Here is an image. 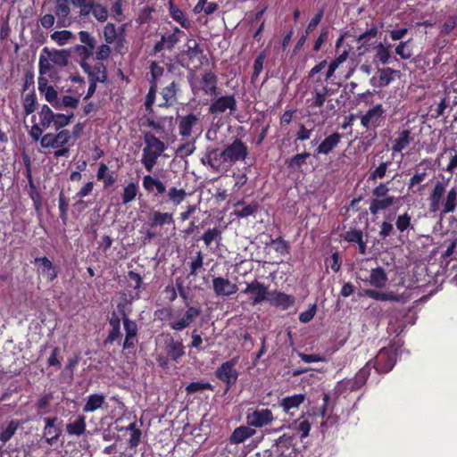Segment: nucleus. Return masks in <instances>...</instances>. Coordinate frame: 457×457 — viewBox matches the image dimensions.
Here are the masks:
<instances>
[{
    "label": "nucleus",
    "instance_id": "5fc2aeb1",
    "mask_svg": "<svg viewBox=\"0 0 457 457\" xmlns=\"http://www.w3.org/2000/svg\"><path fill=\"white\" fill-rule=\"evenodd\" d=\"M457 191L453 187L447 192L445 202L443 204L442 214L453 212L456 207Z\"/></svg>",
    "mask_w": 457,
    "mask_h": 457
},
{
    "label": "nucleus",
    "instance_id": "ea45409f",
    "mask_svg": "<svg viewBox=\"0 0 457 457\" xmlns=\"http://www.w3.org/2000/svg\"><path fill=\"white\" fill-rule=\"evenodd\" d=\"M310 156L311 153L307 151L293 155L286 161L287 169L292 171H302V167L307 163Z\"/></svg>",
    "mask_w": 457,
    "mask_h": 457
},
{
    "label": "nucleus",
    "instance_id": "f3484780",
    "mask_svg": "<svg viewBox=\"0 0 457 457\" xmlns=\"http://www.w3.org/2000/svg\"><path fill=\"white\" fill-rule=\"evenodd\" d=\"M342 138H343V135L339 132H334V133L327 136L320 143V145L314 149V154L316 155L329 154L335 148H337Z\"/></svg>",
    "mask_w": 457,
    "mask_h": 457
},
{
    "label": "nucleus",
    "instance_id": "a878e982",
    "mask_svg": "<svg viewBox=\"0 0 457 457\" xmlns=\"http://www.w3.org/2000/svg\"><path fill=\"white\" fill-rule=\"evenodd\" d=\"M377 34L378 28L376 26H372L370 29L357 37L356 40L360 44L357 47L359 55H363L370 51L373 45L370 41L371 38L376 37Z\"/></svg>",
    "mask_w": 457,
    "mask_h": 457
},
{
    "label": "nucleus",
    "instance_id": "7c9ffc66",
    "mask_svg": "<svg viewBox=\"0 0 457 457\" xmlns=\"http://www.w3.org/2000/svg\"><path fill=\"white\" fill-rule=\"evenodd\" d=\"M175 222L173 213L153 211L149 216L148 225L151 228L162 227L164 225H173Z\"/></svg>",
    "mask_w": 457,
    "mask_h": 457
},
{
    "label": "nucleus",
    "instance_id": "6e6552de",
    "mask_svg": "<svg viewBox=\"0 0 457 457\" xmlns=\"http://www.w3.org/2000/svg\"><path fill=\"white\" fill-rule=\"evenodd\" d=\"M43 437L49 445L55 444L62 434L63 420L58 416L44 418Z\"/></svg>",
    "mask_w": 457,
    "mask_h": 457
},
{
    "label": "nucleus",
    "instance_id": "4d7b16f0",
    "mask_svg": "<svg viewBox=\"0 0 457 457\" xmlns=\"http://www.w3.org/2000/svg\"><path fill=\"white\" fill-rule=\"evenodd\" d=\"M392 164V162L387 160L385 162H381L378 166H377L375 169H371L369 180L375 181L377 179H383L387 171L388 167Z\"/></svg>",
    "mask_w": 457,
    "mask_h": 457
},
{
    "label": "nucleus",
    "instance_id": "e2e57ef3",
    "mask_svg": "<svg viewBox=\"0 0 457 457\" xmlns=\"http://www.w3.org/2000/svg\"><path fill=\"white\" fill-rule=\"evenodd\" d=\"M111 45L112 44H108L106 42L99 45L94 54H95V59L97 60L98 62H104V61H106L109 59V57L111 56L112 54V47H111Z\"/></svg>",
    "mask_w": 457,
    "mask_h": 457
},
{
    "label": "nucleus",
    "instance_id": "5701e85b",
    "mask_svg": "<svg viewBox=\"0 0 457 457\" xmlns=\"http://www.w3.org/2000/svg\"><path fill=\"white\" fill-rule=\"evenodd\" d=\"M142 186L148 194H153L155 197L166 192L165 184L158 178H154L149 174L143 177Z\"/></svg>",
    "mask_w": 457,
    "mask_h": 457
},
{
    "label": "nucleus",
    "instance_id": "39448f33",
    "mask_svg": "<svg viewBox=\"0 0 457 457\" xmlns=\"http://www.w3.org/2000/svg\"><path fill=\"white\" fill-rule=\"evenodd\" d=\"M248 154L246 144L240 138L236 137L232 143L225 145L220 155L229 166H232L237 162L245 161Z\"/></svg>",
    "mask_w": 457,
    "mask_h": 457
},
{
    "label": "nucleus",
    "instance_id": "2eb2a0df",
    "mask_svg": "<svg viewBox=\"0 0 457 457\" xmlns=\"http://www.w3.org/2000/svg\"><path fill=\"white\" fill-rule=\"evenodd\" d=\"M373 360H370L366 364L355 374L354 378L346 382V387L350 391H357L361 389L367 382L370 376Z\"/></svg>",
    "mask_w": 457,
    "mask_h": 457
},
{
    "label": "nucleus",
    "instance_id": "2f4dec72",
    "mask_svg": "<svg viewBox=\"0 0 457 457\" xmlns=\"http://www.w3.org/2000/svg\"><path fill=\"white\" fill-rule=\"evenodd\" d=\"M199 121V117L195 113H189L180 117L179 120V133L183 137H187L192 134V129Z\"/></svg>",
    "mask_w": 457,
    "mask_h": 457
},
{
    "label": "nucleus",
    "instance_id": "e433bc0d",
    "mask_svg": "<svg viewBox=\"0 0 457 457\" xmlns=\"http://www.w3.org/2000/svg\"><path fill=\"white\" fill-rule=\"evenodd\" d=\"M391 44L384 45L379 42L375 46L376 54L373 57V62L375 64H387L390 62V59L392 57L391 54Z\"/></svg>",
    "mask_w": 457,
    "mask_h": 457
},
{
    "label": "nucleus",
    "instance_id": "774afa93",
    "mask_svg": "<svg viewBox=\"0 0 457 457\" xmlns=\"http://www.w3.org/2000/svg\"><path fill=\"white\" fill-rule=\"evenodd\" d=\"M195 140L181 144L176 150V155L179 158H186L195 151Z\"/></svg>",
    "mask_w": 457,
    "mask_h": 457
},
{
    "label": "nucleus",
    "instance_id": "b1692460",
    "mask_svg": "<svg viewBox=\"0 0 457 457\" xmlns=\"http://www.w3.org/2000/svg\"><path fill=\"white\" fill-rule=\"evenodd\" d=\"M34 262L36 265H38L39 273L46 278L48 282H52L57 278V269L47 257H37Z\"/></svg>",
    "mask_w": 457,
    "mask_h": 457
},
{
    "label": "nucleus",
    "instance_id": "473e14b6",
    "mask_svg": "<svg viewBox=\"0 0 457 457\" xmlns=\"http://www.w3.org/2000/svg\"><path fill=\"white\" fill-rule=\"evenodd\" d=\"M144 143V149L154 152L160 156L166 149L165 144L157 137H155L152 132L145 133Z\"/></svg>",
    "mask_w": 457,
    "mask_h": 457
},
{
    "label": "nucleus",
    "instance_id": "bb28decb",
    "mask_svg": "<svg viewBox=\"0 0 457 457\" xmlns=\"http://www.w3.org/2000/svg\"><path fill=\"white\" fill-rule=\"evenodd\" d=\"M120 313L113 311L109 318V325L111 327L108 335L104 340V344H112L120 337Z\"/></svg>",
    "mask_w": 457,
    "mask_h": 457
},
{
    "label": "nucleus",
    "instance_id": "20e7f679",
    "mask_svg": "<svg viewBox=\"0 0 457 457\" xmlns=\"http://www.w3.org/2000/svg\"><path fill=\"white\" fill-rule=\"evenodd\" d=\"M398 351L394 346L383 347L373 360L371 366L378 373H387L393 370L396 363Z\"/></svg>",
    "mask_w": 457,
    "mask_h": 457
},
{
    "label": "nucleus",
    "instance_id": "864d4df0",
    "mask_svg": "<svg viewBox=\"0 0 457 457\" xmlns=\"http://www.w3.org/2000/svg\"><path fill=\"white\" fill-rule=\"evenodd\" d=\"M54 114L47 104H44L39 112L40 126L44 129L49 128L54 120Z\"/></svg>",
    "mask_w": 457,
    "mask_h": 457
},
{
    "label": "nucleus",
    "instance_id": "f704fd0d",
    "mask_svg": "<svg viewBox=\"0 0 457 457\" xmlns=\"http://www.w3.org/2000/svg\"><path fill=\"white\" fill-rule=\"evenodd\" d=\"M255 433V429L252 427H249L247 424L245 426H240L234 429L229 437V442L230 444L235 445L241 444L246 439L253 436Z\"/></svg>",
    "mask_w": 457,
    "mask_h": 457
},
{
    "label": "nucleus",
    "instance_id": "09e8293b",
    "mask_svg": "<svg viewBox=\"0 0 457 457\" xmlns=\"http://www.w3.org/2000/svg\"><path fill=\"white\" fill-rule=\"evenodd\" d=\"M139 193L138 185L135 182H129L128 183L124 188L123 192L121 194V203L123 204H128L134 201Z\"/></svg>",
    "mask_w": 457,
    "mask_h": 457
},
{
    "label": "nucleus",
    "instance_id": "c756f323",
    "mask_svg": "<svg viewBox=\"0 0 457 457\" xmlns=\"http://www.w3.org/2000/svg\"><path fill=\"white\" fill-rule=\"evenodd\" d=\"M445 193V186L442 181H436L429 195V212H436L440 210L441 200Z\"/></svg>",
    "mask_w": 457,
    "mask_h": 457
},
{
    "label": "nucleus",
    "instance_id": "a211bd4d",
    "mask_svg": "<svg viewBox=\"0 0 457 457\" xmlns=\"http://www.w3.org/2000/svg\"><path fill=\"white\" fill-rule=\"evenodd\" d=\"M54 14L57 17L58 27H69L71 24L70 18L71 7L69 0H55Z\"/></svg>",
    "mask_w": 457,
    "mask_h": 457
},
{
    "label": "nucleus",
    "instance_id": "a19ab883",
    "mask_svg": "<svg viewBox=\"0 0 457 457\" xmlns=\"http://www.w3.org/2000/svg\"><path fill=\"white\" fill-rule=\"evenodd\" d=\"M388 278L382 267H377L370 270L369 283L377 288H383L387 283Z\"/></svg>",
    "mask_w": 457,
    "mask_h": 457
},
{
    "label": "nucleus",
    "instance_id": "680f3d73",
    "mask_svg": "<svg viewBox=\"0 0 457 457\" xmlns=\"http://www.w3.org/2000/svg\"><path fill=\"white\" fill-rule=\"evenodd\" d=\"M126 27H127L126 23L120 25L118 28L116 27V29L118 30V35H119V41L117 42V46H114L113 50L117 54H125V50H126L125 46L127 43L126 35H125Z\"/></svg>",
    "mask_w": 457,
    "mask_h": 457
},
{
    "label": "nucleus",
    "instance_id": "3c124183",
    "mask_svg": "<svg viewBox=\"0 0 457 457\" xmlns=\"http://www.w3.org/2000/svg\"><path fill=\"white\" fill-rule=\"evenodd\" d=\"M89 14H92L94 18L99 22L106 21L109 17L107 7L96 1L91 7L90 11H88V15Z\"/></svg>",
    "mask_w": 457,
    "mask_h": 457
},
{
    "label": "nucleus",
    "instance_id": "a18cd8bd",
    "mask_svg": "<svg viewBox=\"0 0 457 457\" xmlns=\"http://www.w3.org/2000/svg\"><path fill=\"white\" fill-rule=\"evenodd\" d=\"M363 295L372 298L377 301H391L398 302L399 297L394 292H379L374 289H365Z\"/></svg>",
    "mask_w": 457,
    "mask_h": 457
},
{
    "label": "nucleus",
    "instance_id": "8fccbe9b",
    "mask_svg": "<svg viewBox=\"0 0 457 457\" xmlns=\"http://www.w3.org/2000/svg\"><path fill=\"white\" fill-rule=\"evenodd\" d=\"M103 37L104 42L117 46L119 41L118 30L116 25L112 22H107L103 28Z\"/></svg>",
    "mask_w": 457,
    "mask_h": 457
},
{
    "label": "nucleus",
    "instance_id": "aec40b11",
    "mask_svg": "<svg viewBox=\"0 0 457 457\" xmlns=\"http://www.w3.org/2000/svg\"><path fill=\"white\" fill-rule=\"evenodd\" d=\"M220 154L221 152L217 148L209 147L201 162L204 165H209L214 171H220L223 164H228Z\"/></svg>",
    "mask_w": 457,
    "mask_h": 457
},
{
    "label": "nucleus",
    "instance_id": "37998d69",
    "mask_svg": "<svg viewBox=\"0 0 457 457\" xmlns=\"http://www.w3.org/2000/svg\"><path fill=\"white\" fill-rule=\"evenodd\" d=\"M86 428V417L80 414L74 421L66 425V431L70 436H79L85 433Z\"/></svg>",
    "mask_w": 457,
    "mask_h": 457
},
{
    "label": "nucleus",
    "instance_id": "412c9836",
    "mask_svg": "<svg viewBox=\"0 0 457 457\" xmlns=\"http://www.w3.org/2000/svg\"><path fill=\"white\" fill-rule=\"evenodd\" d=\"M212 288L216 295L219 296H229L238 289L236 284L222 277H217L212 279Z\"/></svg>",
    "mask_w": 457,
    "mask_h": 457
},
{
    "label": "nucleus",
    "instance_id": "4c0bfd02",
    "mask_svg": "<svg viewBox=\"0 0 457 457\" xmlns=\"http://www.w3.org/2000/svg\"><path fill=\"white\" fill-rule=\"evenodd\" d=\"M117 309H118L119 312L120 313V316H122V321H123V326H124V329H125V336H127V337H137V330H138L137 325L136 321L131 320L128 317V315L125 312L124 304L118 303Z\"/></svg>",
    "mask_w": 457,
    "mask_h": 457
},
{
    "label": "nucleus",
    "instance_id": "338daca9",
    "mask_svg": "<svg viewBox=\"0 0 457 457\" xmlns=\"http://www.w3.org/2000/svg\"><path fill=\"white\" fill-rule=\"evenodd\" d=\"M202 239L206 246H209L212 241L220 242L221 239V230L216 227L209 228L204 233Z\"/></svg>",
    "mask_w": 457,
    "mask_h": 457
},
{
    "label": "nucleus",
    "instance_id": "0eeeda50",
    "mask_svg": "<svg viewBox=\"0 0 457 457\" xmlns=\"http://www.w3.org/2000/svg\"><path fill=\"white\" fill-rule=\"evenodd\" d=\"M274 420L272 411L268 408H249L246 411V424L253 428H262L269 426Z\"/></svg>",
    "mask_w": 457,
    "mask_h": 457
},
{
    "label": "nucleus",
    "instance_id": "49530a36",
    "mask_svg": "<svg viewBox=\"0 0 457 457\" xmlns=\"http://www.w3.org/2000/svg\"><path fill=\"white\" fill-rule=\"evenodd\" d=\"M423 164V162H420L415 168V173L413 176L410 179L409 182L407 183L408 190H411L413 187L416 185H420L428 177V168L420 169Z\"/></svg>",
    "mask_w": 457,
    "mask_h": 457
},
{
    "label": "nucleus",
    "instance_id": "69168bd1",
    "mask_svg": "<svg viewBox=\"0 0 457 457\" xmlns=\"http://www.w3.org/2000/svg\"><path fill=\"white\" fill-rule=\"evenodd\" d=\"M267 245H273L274 250L281 255L288 253L290 248L289 243L283 239L281 237H278L275 239L270 237V243H267Z\"/></svg>",
    "mask_w": 457,
    "mask_h": 457
},
{
    "label": "nucleus",
    "instance_id": "393cba45",
    "mask_svg": "<svg viewBox=\"0 0 457 457\" xmlns=\"http://www.w3.org/2000/svg\"><path fill=\"white\" fill-rule=\"evenodd\" d=\"M87 74L88 80H94V82L105 83L108 79L107 68L102 62H98L95 65L88 63V69L83 70Z\"/></svg>",
    "mask_w": 457,
    "mask_h": 457
},
{
    "label": "nucleus",
    "instance_id": "dca6fc26",
    "mask_svg": "<svg viewBox=\"0 0 457 457\" xmlns=\"http://www.w3.org/2000/svg\"><path fill=\"white\" fill-rule=\"evenodd\" d=\"M200 88L211 97L218 96V77L212 71H204L200 79Z\"/></svg>",
    "mask_w": 457,
    "mask_h": 457
},
{
    "label": "nucleus",
    "instance_id": "423d86ee",
    "mask_svg": "<svg viewBox=\"0 0 457 457\" xmlns=\"http://www.w3.org/2000/svg\"><path fill=\"white\" fill-rule=\"evenodd\" d=\"M237 358H233L220 364L215 370L216 378L225 384L224 395H226L237 383L238 371L235 368Z\"/></svg>",
    "mask_w": 457,
    "mask_h": 457
},
{
    "label": "nucleus",
    "instance_id": "72a5a7b5",
    "mask_svg": "<svg viewBox=\"0 0 457 457\" xmlns=\"http://www.w3.org/2000/svg\"><path fill=\"white\" fill-rule=\"evenodd\" d=\"M179 91V84L172 81L162 90L163 103L160 104L161 107H170L177 103V93Z\"/></svg>",
    "mask_w": 457,
    "mask_h": 457
},
{
    "label": "nucleus",
    "instance_id": "9d476101",
    "mask_svg": "<svg viewBox=\"0 0 457 457\" xmlns=\"http://www.w3.org/2000/svg\"><path fill=\"white\" fill-rule=\"evenodd\" d=\"M385 112L386 110L383 105L381 104H377L361 117V124L367 130H375L383 124L385 120Z\"/></svg>",
    "mask_w": 457,
    "mask_h": 457
},
{
    "label": "nucleus",
    "instance_id": "052dcab7",
    "mask_svg": "<svg viewBox=\"0 0 457 457\" xmlns=\"http://www.w3.org/2000/svg\"><path fill=\"white\" fill-rule=\"evenodd\" d=\"M378 86L380 87H385L388 86L394 79V75L397 72V71L392 68H383L378 70Z\"/></svg>",
    "mask_w": 457,
    "mask_h": 457
},
{
    "label": "nucleus",
    "instance_id": "f257e3e1",
    "mask_svg": "<svg viewBox=\"0 0 457 457\" xmlns=\"http://www.w3.org/2000/svg\"><path fill=\"white\" fill-rule=\"evenodd\" d=\"M71 50L44 47L38 60L40 75H46L52 82L60 80L59 69L69 64Z\"/></svg>",
    "mask_w": 457,
    "mask_h": 457
},
{
    "label": "nucleus",
    "instance_id": "13d9d810",
    "mask_svg": "<svg viewBox=\"0 0 457 457\" xmlns=\"http://www.w3.org/2000/svg\"><path fill=\"white\" fill-rule=\"evenodd\" d=\"M159 157L160 155L156 154L155 153L143 148L141 162L144 165L145 169L148 172H151L154 165L156 164Z\"/></svg>",
    "mask_w": 457,
    "mask_h": 457
},
{
    "label": "nucleus",
    "instance_id": "cd10ccee",
    "mask_svg": "<svg viewBox=\"0 0 457 457\" xmlns=\"http://www.w3.org/2000/svg\"><path fill=\"white\" fill-rule=\"evenodd\" d=\"M185 47L186 49H184L179 55L180 58L179 62L181 66L188 68L189 64L184 62V56H187L189 61H192L198 54H203V49L200 47L199 44L192 38L187 40Z\"/></svg>",
    "mask_w": 457,
    "mask_h": 457
},
{
    "label": "nucleus",
    "instance_id": "7ed1b4c3",
    "mask_svg": "<svg viewBox=\"0 0 457 457\" xmlns=\"http://www.w3.org/2000/svg\"><path fill=\"white\" fill-rule=\"evenodd\" d=\"M79 38L81 44L75 45L70 50L79 57V64L82 70L88 69L87 60L94 55V50L96 47V37L86 30L79 32Z\"/></svg>",
    "mask_w": 457,
    "mask_h": 457
},
{
    "label": "nucleus",
    "instance_id": "1a4fd4ad",
    "mask_svg": "<svg viewBox=\"0 0 457 457\" xmlns=\"http://www.w3.org/2000/svg\"><path fill=\"white\" fill-rule=\"evenodd\" d=\"M229 111L231 114L237 111V104L234 95L212 96L208 112L213 115L224 113Z\"/></svg>",
    "mask_w": 457,
    "mask_h": 457
},
{
    "label": "nucleus",
    "instance_id": "58836bf2",
    "mask_svg": "<svg viewBox=\"0 0 457 457\" xmlns=\"http://www.w3.org/2000/svg\"><path fill=\"white\" fill-rule=\"evenodd\" d=\"M235 207L236 210L234 211V214L237 218H247L253 215L259 210L260 205L255 201H253L246 205H244L243 201H238L235 204Z\"/></svg>",
    "mask_w": 457,
    "mask_h": 457
},
{
    "label": "nucleus",
    "instance_id": "6e6d98bb",
    "mask_svg": "<svg viewBox=\"0 0 457 457\" xmlns=\"http://www.w3.org/2000/svg\"><path fill=\"white\" fill-rule=\"evenodd\" d=\"M168 200L171 202L174 205L180 204L187 196V192L183 188H177L176 187H171L167 191Z\"/></svg>",
    "mask_w": 457,
    "mask_h": 457
},
{
    "label": "nucleus",
    "instance_id": "f8f14e48",
    "mask_svg": "<svg viewBox=\"0 0 457 457\" xmlns=\"http://www.w3.org/2000/svg\"><path fill=\"white\" fill-rule=\"evenodd\" d=\"M328 93L329 89L327 83H324V80L320 77L317 78L312 88L313 97L312 99H307L309 107L312 109L322 107L326 102Z\"/></svg>",
    "mask_w": 457,
    "mask_h": 457
},
{
    "label": "nucleus",
    "instance_id": "79ce46f5",
    "mask_svg": "<svg viewBox=\"0 0 457 457\" xmlns=\"http://www.w3.org/2000/svg\"><path fill=\"white\" fill-rule=\"evenodd\" d=\"M105 403V397L102 394H91L87 397L86 403L83 406V411L94 412L103 407Z\"/></svg>",
    "mask_w": 457,
    "mask_h": 457
},
{
    "label": "nucleus",
    "instance_id": "4468645a",
    "mask_svg": "<svg viewBox=\"0 0 457 457\" xmlns=\"http://www.w3.org/2000/svg\"><path fill=\"white\" fill-rule=\"evenodd\" d=\"M293 436L284 434L270 445L276 457H292Z\"/></svg>",
    "mask_w": 457,
    "mask_h": 457
},
{
    "label": "nucleus",
    "instance_id": "bf43d9fd",
    "mask_svg": "<svg viewBox=\"0 0 457 457\" xmlns=\"http://www.w3.org/2000/svg\"><path fill=\"white\" fill-rule=\"evenodd\" d=\"M51 38L58 46H62L66 45L71 39H74L75 35L70 30H57L51 34Z\"/></svg>",
    "mask_w": 457,
    "mask_h": 457
},
{
    "label": "nucleus",
    "instance_id": "ddd939ff",
    "mask_svg": "<svg viewBox=\"0 0 457 457\" xmlns=\"http://www.w3.org/2000/svg\"><path fill=\"white\" fill-rule=\"evenodd\" d=\"M164 352L170 358L171 361L179 362L186 354V346L183 344L182 338L179 336L178 338L170 337L165 341Z\"/></svg>",
    "mask_w": 457,
    "mask_h": 457
},
{
    "label": "nucleus",
    "instance_id": "6ab92c4d",
    "mask_svg": "<svg viewBox=\"0 0 457 457\" xmlns=\"http://www.w3.org/2000/svg\"><path fill=\"white\" fill-rule=\"evenodd\" d=\"M268 303L271 306L286 311L295 303V297L284 292L272 290L270 291Z\"/></svg>",
    "mask_w": 457,
    "mask_h": 457
},
{
    "label": "nucleus",
    "instance_id": "4be33fe9",
    "mask_svg": "<svg viewBox=\"0 0 457 457\" xmlns=\"http://www.w3.org/2000/svg\"><path fill=\"white\" fill-rule=\"evenodd\" d=\"M306 396L304 394H295L293 395L286 396L279 402V406L287 414L293 416L295 411H297L302 403L305 401Z\"/></svg>",
    "mask_w": 457,
    "mask_h": 457
},
{
    "label": "nucleus",
    "instance_id": "c85d7f7f",
    "mask_svg": "<svg viewBox=\"0 0 457 457\" xmlns=\"http://www.w3.org/2000/svg\"><path fill=\"white\" fill-rule=\"evenodd\" d=\"M396 135V137L392 141L391 150L393 154L401 153L413 141V137L410 129H403Z\"/></svg>",
    "mask_w": 457,
    "mask_h": 457
},
{
    "label": "nucleus",
    "instance_id": "de8ad7c7",
    "mask_svg": "<svg viewBox=\"0 0 457 457\" xmlns=\"http://www.w3.org/2000/svg\"><path fill=\"white\" fill-rule=\"evenodd\" d=\"M170 14L182 28L187 29L191 28V21L186 17L184 12L173 4L170 5Z\"/></svg>",
    "mask_w": 457,
    "mask_h": 457
},
{
    "label": "nucleus",
    "instance_id": "c03bdc74",
    "mask_svg": "<svg viewBox=\"0 0 457 457\" xmlns=\"http://www.w3.org/2000/svg\"><path fill=\"white\" fill-rule=\"evenodd\" d=\"M395 202V197H386L381 199L372 198L369 210L372 215H377L380 211H384L391 207Z\"/></svg>",
    "mask_w": 457,
    "mask_h": 457
},
{
    "label": "nucleus",
    "instance_id": "f03ea898",
    "mask_svg": "<svg viewBox=\"0 0 457 457\" xmlns=\"http://www.w3.org/2000/svg\"><path fill=\"white\" fill-rule=\"evenodd\" d=\"M160 313L162 317L158 316L161 320L168 321V326L175 331H182L190 327V325L200 316L201 309L195 306H187L185 311L173 312L170 308L158 310L155 314Z\"/></svg>",
    "mask_w": 457,
    "mask_h": 457
},
{
    "label": "nucleus",
    "instance_id": "9b49d317",
    "mask_svg": "<svg viewBox=\"0 0 457 457\" xmlns=\"http://www.w3.org/2000/svg\"><path fill=\"white\" fill-rule=\"evenodd\" d=\"M242 293L251 295V304L253 306L264 301L268 302L270 295L268 287L257 279L247 283Z\"/></svg>",
    "mask_w": 457,
    "mask_h": 457
},
{
    "label": "nucleus",
    "instance_id": "603ef678",
    "mask_svg": "<svg viewBox=\"0 0 457 457\" xmlns=\"http://www.w3.org/2000/svg\"><path fill=\"white\" fill-rule=\"evenodd\" d=\"M37 105V95L33 88L30 93H28L23 98V110L26 116L33 113Z\"/></svg>",
    "mask_w": 457,
    "mask_h": 457
},
{
    "label": "nucleus",
    "instance_id": "0e129e2a",
    "mask_svg": "<svg viewBox=\"0 0 457 457\" xmlns=\"http://www.w3.org/2000/svg\"><path fill=\"white\" fill-rule=\"evenodd\" d=\"M71 4L75 8L79 9V16L80 17H87L88 11H90L91 7L95 4L96 0H70Z\"/></svg>",
    "mask_w": 457,
    "mask_h": 457
},
{
    "label": "nucleus",
    "instance_id": "c9c22d12",
    "mask_svg": "<svg viewBox=\"0 0 457 457\" xmlns=\"http://www.w3.org/2000/svg\"><path fill=\"white\" fill-rule=\"evenodd\" d=\"M22 422L19 420H11L1 426L0 441L4 444L7 443L15 435Z\"/></svg>",
    "mask_w": 457,
    "mask_h": 457
}]
</instances>
